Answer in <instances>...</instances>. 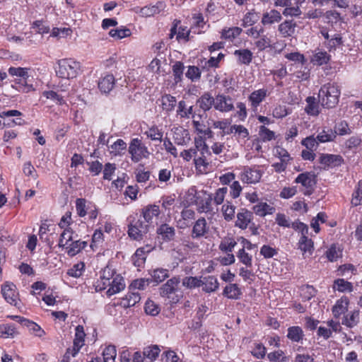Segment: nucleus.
I'll return each mask as SVG.
<instances>
[{"instance_id": "nucleus-39", "label": "nucleus", "mask_w": 362, "mask_h": 362, "mask_svg": "<svg viewBox=\"0 0 362 362\" xmlns=\"http://www.w3.org/2000/svg\"><path fill=\"white\" fill-rule=\"evenodd\" d=\"M177 105V99L170 94H164L161 96L160 107L166 112L173 111Z\"/></svg>"}, {"instance_id": "nucleus-25", "label": "nucleus", "mask_w": 362, "mask_h": 362, "mask_svg": "<svg viewBox=\"0 0 362 362\" xmlns=\"http://www.w3.org/2000/svg\"><path fill=\"white\" fill-rule=\"evenodd\" d=\"M331 59V55L327 52L322 49H316L310 58V62L313 65L322 66L327 64Z\"/></svg>"}, {"instance_id": "nucleus-51", "label": "nucleus", "mask_w": 362, "mask_h": 362, "mask_svg": "<svg viewBox=\"0 0 362 362\" xmlns=\"http://www.w3.org/2000/svg\"><path fill=\"white\" fill-rule=\"evenodd\" d=\"M160 353V348L157 345H152L145 347L143 351V355L148 358L150 362L156 361Z\"/></svg>"}, {"instance_id": "nucleus-30", "label": "nucleus", "mask_w": 362, "mask_h": 362, "mask_svg": "<svg viewBox=\"0 0 362 362\" xmlns=\"http://www.w3.org/2000/svg\"><path fill=\"white\" fill-rule=\"evenodd\" d=\"M234 55L236 57L238 64L240 65H249L253 59V54L248 49H235Z\"/></svg>"}, {"instance_id": "nucleus-16", "label": "nucleus", "mask_w": 362, "mask_h": 362, "mask_svg": "<svg viewBox=\"0 0 362 362\" xmlns=\"http://www.w3.org/2000/svg\"><path fill=\"white\" fill-rule=\"evenodd\" d=\"M234 104L233 99L230 95H227L223 93H218L216 95L214 98V109L219 111L220 112H230V111L234 110Z\"/></svg>"}, {"instance_id": "nucleus-2", "label": "nucleus", "mask_w": 362, "mask_h": 362, "mask_svg": "<svg viewBox=\"0 0 362 362\" xmlns=\"http://www.w3.org/2000/svg\"><path fill=\"white\" fill-rule=\"evenodd\" d=\"M341 95L339 86L336 83H327L319 90V102L322 107L334 108L339 104Z\"/></svg>"}, {"instance_id": "nucleus-47", "label": "nucleus", "mask_w": 362, "mask_h": 362, "mask_svg": "<svg viewBox=\"0 0 362 362\" xmlns=\"http://www.w3.org/2000/svg\"><path fill=\"white\" fill-rule=\"evenodd\" d=\"M235 206L230 201H226L221 207L222 215L226 221H230L235 217Z\"/></svg>"}, {"instance_id": "nucleus-5", "label": "nucleus", "mask_w": 362, "mask_h": 362, "mask_svg": "<svg viewBox=\"0 0 362 362\" xmlns=\"http://www.w3.org/2000/svg\"><path fill=\"white\" fill-rule=\"evenodd\" d=\"M291 228L300 234V238L298 240V245L303 253L312 255L314 251V244L312 239L308 237V226L304 223V222L296 220L292 222Z\"/></svg>"}, {"instance_id": "nucleus-55", "label": "nucleus", "mask_w": 362, "mask_h": 362, "mask_svg": "<svg viewBox=\"0 0 362 362\" xmlns=\"http://www.w3.org/2000/svg\"><path fill=\"white\" fill-rule=\"evenodd\" d=\"M86 269V264L84 262H78L71 266L67 271L69 276L74 278H78L83 274Z\"/></svg>"}, {"instance_id": "nucleus-8", "label": "nucleus", "mask_w": 362, "mask_h": 362, "mask_svg": "<svg viewBox=\"0 0 362 362\" xmlns=\"http://www.w3.org/2000/svg\"><path fill=\"white\" fill-rule=\"evenodd\" d=\"M28 70L29 69L21 68V66H11L8 70L11 76L18 77L16 84L18 86V90L23 91V93H30V91L35 90L33 85L28 83Z\"/></svg>"}, {"instance_id": "nucleus-28", "label": "nucleus", "mask_w": 362, "mask_h": 362, "mask_svg": "<svg viewBox=\"0 0 362 362\" xmlns=\"http://www.w3.org/2000/svg\"><path fill=\"white\" fill-rule=\"evenodd\" d=\"M197 103L206 112L212 107L214 108V97L210 92H205L197 100Z\"/></svg>"}, {"instance_id": "nucleus-15", "label": "nucleus", "mask_w": 362, "mask_h": 362, "mask_svg": "<svg viewBox=\"0 0 362 362\" xmlns=\"http://www.w3.org/2000/svg\"><path fill=\"white\" fill-rule=\"evenodd\" d=\"M160 214V206L156 204H148L143 206L141 210V216H143L146 223L148 224V229L151 226H153Z\"/></svg>"}, {"instance_id": "nucleus-44", "label": "nucleus", "mask_w": 362, "mask_h": 362, "mask_svg": "<svg viewBox=\"0 0 362 362\" xmlns=\"http://www.w3.org/2000/svg\"><path fill=\"white\" fill-rule=\"evenodd\" d=\"M206 153H200V156H195L193 158L194 165L199 173H206L208 171L209 163L206 160Z\"/></svg>"}, {"instance_id": "nucleus-18", "label": "nucleus", "mask_w": 362, "mask_h": 362, "mask_svg": "<svg viewBox=\"0 0 362 362\" xmlns=\"http://www.w3.org/2000/svg\"><path fill=\"white\" fill-rule=\"evenodd\" d=\"M268 94V90L266 88H259L253 90L247 98L250 103V108L254 111L257 110L262 101L267 98Z\"/></svg>"}, {"instance_id": "nucleus-58", "label": "nucleus", "mask_w": 362, "mask_h": 362, "mask_svg": "<svg viewBox=\"0 0 362 362\" xmlns=\"http://www.w3.org/2000/svg\"><path fill=\"white\" fill-rule=\"evenodd\" d=\"M267 358L271 362H287L289 361V357L285 356V352L280 349L268 354Z\"/></svg>"}, {"instance_id": "nucleus-27", "label": "nucleus", "mask_w": 362, "mask_h": 362, "mask_svg": "<svg viewBox=\"0 0 362 362\" xmlns=\"http://www.w3.org/2000/svg\"><path fill=\"white\" fill-rule=\"evenodd\" d=\"M156 233L160 236V238L168 243L173 240L175 235V229L173 226L167 223L160 225L156 229Z\"/></svg>"}, {"instance_id": "nucleus-10", "label": "nucleus", "mask_w": 362, "mask_h": 362, "mask_svg": "<svg viewBox=\"0 0 362 362\" xmlns=\"http://www.w3.org/2000/svg\"><path fill=\"white\" fill-rule=\"evenodd\" d=\"M294 182L300 185V190L305 196H310L313 194L317 183L316 175L312 171L300 173L295 178Z\"/></svg>"}, {"instance_id": "nucleus-49", "label": "nucleus", "mask_w": 362, "mask_h": 362, "mask_svg": "<svg viewBox=\"0 0 362 362\" xmlns=\"http://www.w3.org/2000/svg\"><path fill=\"white\" fill-rule=\"evenodd\" d=\"M360 321V312L355 310L347 313L342 320V324L349 327H353Z\"/></svg>"}, {"instance_id": "nucleus-29", "label": "nucleus", "mask_w": 362, "mask_h": 362, "mask_svg": "<svg viewBox=\"0 0 362 362\" xmlns=\"http://www.w3.org/2000/svg\"><path fill=\"white\" fill-rule=\"evenodd\" d=\"M222 294L230 299H240L243 295L242 290L238 284L230 283L223 289Z\"/></svg>"}, {"instance_id": "nucleus-31", "label": "nucleus", "mask_w": 362, "mask_h": 362, "mask_svg": "<svg viewBox=\"0 0 362 362\" xmlns=\"http://www.w3.org/2000/svg\"><path fill=\"white\" fill-rule=\"evenodd\" d=\"M349 304V299L346 296H342L338 299L332 308V313L335 318H339L341 315L346 313Z\"/></svg>"}, {"instance_id": "nucleus-14", "label": "nucleus", "mask_w": 362, "mask_h": 362, "mask_svg": "<svg viewBox=\"0 0 362 362\" xmlns=\"http://www.w3.org/2000/svg\"><path fill=\"white\" fill-rule=\"evenodd\" d=\"M1 294L7 303L13 306H18V305H19V292L15 284L11 282L3 284L1 286Z\"/></svg>"}, {"instance_id": "nucleus-1", "label": "nucleus", "mask_w": 362, "mask_h": 362, "mask_svg": "<svg viewBox=\"0 0 362 362\" xmlns=\"http://www.w3.org/2000/svg\"><path fill=\"white\" fill-rule=\"evenodd\" d=\"M94 286L98 292L107 289L106 294L108 297L125 288V283L121 274H117L115 269L107 265L100 274V276L95 281Z\"/></svg>"}, {"instance_id": "nucleus-62", "label": "nucleus", "mask_w": 362, "mask_h": 362, "mask_svg": "<svg viewBox=\"0 0 362 362\" xmlns=\"http://www.w3.org/2000/svg\"><path fill=\"white\" fill-rule=\"evenodd\" d=\"M185 66L181 61H177L173 65V74L175 83H180L182 79Z\"/></svg>"}, {"instance_id": "nucleus-21", "label": "nucleus", "mask_w": 362, "mask_h": 362, "mask_svg": "<svg viewBox=\"0 0 362 362\" xmlns=\"http://www.w3.org/2000/svg\"><path fill=\"white\" fill-rule=\"evenodd\" d=\"M252 212L260 217H264L267 215H272L276 211V209L272 205L268 204L266 202H257L252 208Z\"/></svg>"}, {"instance_id": "nucleus-48", "label": "nucleus", "mask_w": 362, "mask_h": 362, "mask_svg": "<svg viewBox=\"0 0 362 362\" xmlns=\"http://www.w3.org/2000/svg\"><path fill=\"white\" fill-rule=\"evenodd\" d=\"M127 148V144L122 140V139H117L110 146V152L113 156H119L122 155L126 151Z\"/></svg>"}, {"instance_id": "nucleus-3", "label": "nucleus", "mask_w": 362, "mask_h": 362, "mask_svg": "<svg viewBox=\"0 0 362 362\" xmlns=\"http://www.w3.org/2000/svg\"><path fill=\"white\" fill-rule=\"evenodd\" d=\"M189 194L194 195V203L196 204L197 210L199 212H204L207 214H214L218 211L215 209L211 194L205 190L197 192L195 187L189 188Z\"/></svg>"}, {"instance_id": "nucleus-26", "label": "nucleus", "mask_w": 362, "mask_h": 362, "mask_svg": "<svg viewBox=\"0 0 362 362\" xmlns=\"http://www.w3.org/2000/svg\"><path fill=\"white\" fill-rule=\"evenodd\" d=\"M201 286L205 293L215 292L219 287L218 280L214 276H208L203 279L201 277Z\"/></svg>"}, {"instance_id": "nucleus-40", "label": "nucleus", "mask_w": 362, "mask_h": 362, "mask_svg": "<svg viewBox=\"0 0 362 362\" xmlns=\"http://www.w3.org/2000/svg\"><path fill=\"white\" fill-rule=\"evenodd\" d=\"M335 133L336 132H334V129L330 127H323L321 132H318L317 135L318 144L334 141Z\"/></svg>"}, {"instance_id": "nucleus-59", "label": "nucleus", "mask_w": 362, "mask_h": 362, "mask_svg": "<svg viewBox=\"0 0 362 362\" xmlns=\"http://www.w3.org/2000/svg\"><path fill=\"white\" fill-rule=\"evenodd\" d=\"M274 156L280 158V161L286 163L288 165L290 161L293 159L291 157L289 152L286 150L285 148L279 146H276L274 148Z\"/></svg>"}, {"instance_id": "nucleus-41", "label": "nucleus", "mask_w": 362, "mask_h": 362, "mask_svg": "<svg viewBox=\"0 0 362 362\" xmlns=\"http://www.w3.org/2000/svg\"><path fill=\"white\" fill-rule=\"evenodd\" d=\"M229 132L230 134L234 133L238 141H240V139L246 141L250 135L247 128L243 126V124H232L229 128Z\"/></svg>"}, {"instance_id": "nucleus-45", "label": "nucleus", "mask_w": 362, "mask_h": 362, "mask_svg": "<svg viewBox=\"0 0 362 362\" xmlns=\"http://www.w3.org/2000/svg\"><path fill=\"white\" fill-rule=\"evenodd\" d=\"M193 106L187 107L186 102L184 100L179 101L177 108V116L181 119H189L192 117Z\"/></svg>"}, {"instance_id": "nucleus-54", "label": "nucleus", "mask_w": 362, "mask_h": 362, "mask_svg": "<svg viewBox=\"0 0 362 362\" xmlns=\"http://www.w3.org/2000/svg\"><path fill=\"white\" fill-rule=\"evenodd\" d=\"M351 204L356 206L362 204V180L358 182L352 194Z\"/></svg>"}, {"instance_id": "nucleus-32", "label": "nucleus", "mask_w": 362, "mask_h": 362, "mask_svg": "<svg viewBox=\"0 0 362 362\" xmlns=\"http://www.w3.org/2000/svg\"><path fill=\"white\" fill-rule=\"evenodd\" d=\"M237 244L238 242L233 236L226 235L221 239V243L218 245V249L223 253H233V251Z\"/></svg>"}, {"instance_id": "nucleus-43", "label": "nucleus", "mask_w": 362, "mask_h": 362, "mask_svg": "<svg viewBox=\"0 0 362 362\" xmlns=\"http://www.w3.org/2000/svg\"><path fill=\"white\" fill-rule=\"evenodd\" d=\"M243 32L242 28L234 26L223 29L221 32V38L223 40L233 42L236 37H239Z\"/></svg>"}, {"instance_id": "nucleus-4", "label": "nucleus", "mask_w": 362, "mask_h": 362, "mask_svg": "<svg viewBox=\"0 0 362 362\" xmlns=\"http://www.w3.org/2000/svg\"><path fill=\"white\" fill-rule=\"evenodd\" d=\"M57 64L56 74L61 78H75L81 71L80 62L71 58L59 59Z\"/></svg>"}, {"instance_id": "nucleus-53", "label": "nucleus", "mask_w": 362, "mask_h": 362, "mask_svg": "<svg viewBox=\"0 0 362 362\" xmlns=\"http://www.w3.org/2000/svg\"><path fill=\"white\" fill-rule=\"evenodd\" d=\"M230 127V122L228 119H223L221 121H213L211 127L214 129H221V136L223 137L226 134H230L229 128Z\"/></svg>"}, {"instance_id": "nucleus-63", "label": "nucleus", "mask_w": 362, "mask_h": 362, "mask_svg": "<svg viewBox=\"0 0 362 362\" xmlns=\"http://www.w3.org/2000/svg\"><path fill=\"white\" fill-rule=\"evenodd\" d=\"M306 103L307 105L305 110L308 115H317L320 113L319 105L316 103L315 98H307Z\"/></svg>"}, {"instance_id": "nucleus-17", "label": "nucleus", "mask_w": 362, "mask_h": 362, "mask_svg": "<svg viewBox=\"0 0 362 362\" xmlns=\"http://www.w3.org/2000/svg\"><path fill=\"white\" fill-rule=\"evenodd\" d=\"M166 4L165 1H159L156 2L155 5H149L143 7H135L134 11L139 13L142 17H151L161 11H165Z\"/></svg>"}, {"instance_id": "nucleus-56", "label": "nucleus", "mask_w": 362, "mask_h": 362, "mask_svg": "<svg viewBox=\"0 0 362 362\" xmlns=\"http://www.w3.org/2000/svg\"><path fill=\"white\" fill-rule=\"evenodd\" d=\"M255 47L259 52L264 51L268 47H272V40L267 35H261L259 38L255 41Z\"/></svg>"}, {"instance_id": "nucleus-6", "label": "nucleus", "mask_w": 362, "mask_h": 362, "mask_svg": "<svg viewBox=\"0 0 362 362\" xmlns=\"http://www.w3.org/2000/svg\"><path fill=\"white\" fill-rule=\"evenodd\" d=\"M86 332L84 327L77 325L75 328V334L71 347L66 349V351L62 358L61 362H71V358L76 357L78 354L81 347L85 345Z\"/></svg>"}, {"instance_id": "nucleus-50", "label": "nucleus", "mask_w": 362, "mask_h": 362, "mask_svg": "<svg viewBox=\"0 0 362 362\" xmlns=\"http://www.w3.org/2000/svg\"><path fill=\"white\" fill-rule=\"evenodd\" d=\"M63 232L60 235V238L59 240L58 245L61 247V248H64L66 250V246L71 243L73 239L74 230L71 228L63 229Z\"/></svg>"}, {"instance_id": "nucleus-12", "label": "nucleus", "mask_w": 362, "mask_h": 362, "mask_svg": "<svg viewBox=\"0 0 362 362\" xmlns=\"http://www.w3.org/2000/svg\"><path fill=\"white\" fill-rule=\"evenodd\" d=\"M318 163L322 170H329L330 168L341 166L344 163V158L340 154L321 153L318 158Z\"/></svg>"}, {"instance_id": "nucleus-33", "label": "nucleus", "mask_w": 362, "mask_h": 362, "mask_svg": "<svg viewBox=\"0 0 362 362\" xmlns=\"http://www.w3.org/2000/svg\"><path fill=\"white\" fill-rule=\"evenodd\" d=\"M141 297L138 292L130 291L120 299L119 305L122 308H131L140 301Z\"/></svg>"}, {"instance_id": "nucleus-34", "label": "nucleus", "mask_w": 362, "mask_h": 362, "mask_svg": "<svg viewBox=\"0 0 362 362\" xmlns=\"http://www.w3.org/2000/svg\"><path fill=\"white\" fill-rule=\"evenodd\" d=\"M282 18L281 12L272 10L263 13L261 22L263 25H272V23L280 22Z\"/></svg>"}, {"instance_id": "nucleus-64", "label": "nucleus", "mask_w": 362, "mask_h": 362, "mask_svg": "<svg viewBox=\"0 0 362 362\" xmlns=\"http://www.w3.org/2000/svg\"><path fill=\"white\" fill-rule=\"evenodd\" d=\"M117 351L115 346H107L103 351V362H115Z\"/></svg>"}, {"instance_id": "nucleus-19", "label": "nucleus", "mask_w": 362, "mask_h": 362, "mask_svg": "<svg viewBox=\"0 0 362 362\" xmlns=\"http://www.w3.org/2000/svg\"><path fill=\"white\" fill-rule=\"evenodd\" d=\"M253 212L243 208L237 214V220L235 222V226L240 229H247L250 223L253 220Z\"/></svg>"}, {"instance_id": "nucleus-13", "label": "nucleus", "mask_w": 362, "mask_h": 362, "mask_svg": "<svg viewBox=\"0 0 362 362\" xmlns=\"http://www.w3.org/2000/svg\"><path fill=\"white\" fill-rule=\"evenodd\" d=\"M180 282V278L173 277L168 279L160 288L161 296L168 298L170 303H177L180 300V297L178 296H175Z\"/></svg>"}, {"instance_id": "nucleus-38", "label": "nucleus", "mask_w": 362, "mask_h": 362, "mask_svg": "<svg viewBox=\"0 0 362 362\" xmlns=\"http://www.w3.org/2000/svg\"><path fill=\"white\" fill-rule=\"evenodd\" d=\"M144 134L152 141L161 142L163 141V129L156 126V124H152L151 127H148Z\"/></svg>"}, {"instance_id": "nucleus-61", "label": "nucleus", "mask_w": 362, "mask_h": 362, "mask_svg": "<svg viewBox=\"0 0 362 362\" xmlns=\"http://www.w3.org/2000/svg\"><path fill=\"white\" fill-rule=\"evenodd\" d=\"M193 148H196L197 155V151H199L200 153L211 154L209 151V148L206 144V140L202 136H198L194 138V147Z\"/></svg>"}, {"instance_id": "nucleus-52", "label": "nucleus", "mask_w": 362, "mask_h": 362, "mask_svg": "<svg viewBox=\"0 0 362 362\" xmlns=\"http://www.w3.org/2000/svg\"><path fill=\"white\" fill-rule=\"evenodd\" d=\"M317 290L309 284H305L300 288V296L303 301H309L315 296Z\"/></svg>"}, {"instance_id": "nucleus-23", "label": "nucleus", "mask_w": 362, "mask_h": 362, "mask_svg": "<svg viewBox=\"0 0 362 362\" xmlns=\"http://www.w3.org/2000/svg\"><path fill=\"white\" fill-rule=\"evenodd\" d=\"M208 228L206 226V221L204 218H198L192 226V238L193 239L201 238L206 234Z\"/></svg>"}, {"instance_id": "nucleus-9", "label": "nucleus", "mask_w": 362, "mask_h": 362, "mask_svg": "<svg viewBox=\"0 0 362 362\" xmlns=\"http://www.w3.org/2000/svg\"><path fill=\"white\" fill-rule=\"evenodd\" d=\"M264 171L259 165L243 166L239 173V179L247 185H256L259 182Z\"/></svg>"}, {"instance_id": "nucleus-37", "label": "nucleus", "mask_w": 362, "mask_h": 362, "mask_svg": "<svg viewBox=\"0 0 362 362\" xmlns=\"http://www.w3.org/2000/svg\"><path fill=\"white\" fill-rule=\"evenodd\" d=\"M18 334V332L14 323L0 324V337L13 338Z\"/></svg>"}, {"instance_id": "nucleus-11", "label": "nucleus", "mask_w": 362, "mask_h": 362, "mask_svg": "<svg viewBox=\"0 0 362 362\" xmlns=\"http://www.w3.org/2000/svg\"><path fill=\"white\" fill-rule=\"evenodd\" d=\"M128 151L130 154L131 160L134 163H138L143 158H147L150 154L147 146H145L139 138L131 139Z\"/></svg>"}, {"instance_id": "nucleus-42", "label": "nucleus", "mask_w": 362, "mask_h": 362, "mask_svg": "<svg viewBox=\"0 0 362 362\" xmlns=\"http://www.w3.org/2000/svg\"><path fill=\"white\" fill-rule=\"evenodd\" d=\"M228 189L227 187H218L215 192L211 194L214 206L215 209H218V206L223 205L226 197Z\"/></svg>"}, {"instance_id": "nucleus-7", "label": "nucleus", "mask_w": 362, "mask_h": 362, "mask_svg": "<svg viewBox=\"0 0 362 362\" xmlns=\"http://www.w3.org/2000/svg\"><path fill=\"white\" fill-rule=\"evenodd\" d=\"M127 233L130 238L139 240L143 238L144 234L148 233V224L146 223L144 219L140 220L137 215H130L127 218Z\"/></svg>"}, {"instance_id": "nucleus-57", "label": "nucleus", "mask_w": 362, "mask_h": 362, "mask_svg": "<svg viewBox=\"0 0 362 362\" xmlns=\"http://www.w3.org/2000/svg\"><path fill=\"white\" fill-rule=\"evenodd\" d=\"M237 257L240 263L245 264L246 267L251 268L252 266V256L247 253L244 249H239L237 252Z\"/></svg>"}, {"instance_id": "nucleus-20", "label": "nucleus", "mask_w": 362, "mask_h": 362, "mask_svg": "<svg viewBox=\"0 0 362 362\" xmlns=\"http://www.w3.org/2000/svg\"><path fill=\"white\" fill-rule=\"evenodd\" d=\"M173 139L177 145H187L191 141L189 131L182 127H174L173 129Z\"/></svg>"}, {"instance_id": "nucleus-24", "label": "nucleus", "mask_w": 362, "mask_h": 362, "mask_svg": "<svg viewBox=\"0 0 362 362\" xmlns=\"http://www.w3.org/2000/svg\"><path fill=\"white\" fill-rule=\"evenodd\" d=\"M98 88L102 93H109L115 86V78L113 74H106L99 80Z\"/></svg>"}, {"instance_id": "nucleus-22", "label": "nucleus", "mask_w": 362, "mask_h": 362, "mask_svg": "<svg viewBox=\"0 0 362 362\" xmlns=\"http://www.w3.org/2000/svg\"><path fill=\"white\" fill-rule=\"evenodd\" d=\"M297 25L293 20H286L279 23L278 30L284 37H293Z\"/></svg>"}, {"instance_id": "nucleus-60", "label": "nucleus", "mask_w": 362, "mask_h": 362, "mask_svg": "<svg viewBox=\"0 0 362 362\" xmlns=\"http://www.w3.org/2000/svg\"><path fill=\"white\" fill-rule=\"evenodd\" d=\"M334 288L337 289L339 292H351L353 290L352 284L344 279L334 280Z\"/></svg>"}, {"instance_id": "nucleus-35", "label": "nucleus", "mask_w": 362, "mask_h": 362, "mask_svg": "<svg viewBox=\"0 0 362 362\" xmlns=\"http://www.w3.org/2000/svg\"><path fill=\"white\" fill-rule=\"evenodd\" d=\"M286 337L289 339L292 342H302L305 333L300 326H292L288 328V332Z\"/></svg>"}, {"instance_id": "nucleus-46", "label": "nucleus", "mask_w": 362, "mask_h": 362, "mask_svg": "<svg viewBox=\"0 0 362 362\" xmlns=\"http://www.w3.org/2000/svg\"><path fill=\"white\" fill-rule=\"evenodd\" d=\"M259 12H257L255 10L247 11L243 17L242 26L244 28L252 26L259 21Z\"/></svg>"}, {"instance_id": "nucleus-36", "label": "nucleus", "mask_w": 362, "mask_h": 362, "mask_svg": "<svg viewBox=\"0 0 362 362\" xmlns=\"http://www.w3.org/2000/svg\"><path fill=\"white\" fill-rule=\"evenodd\" d=\"M88 243L86 240H76L71 242L68 246L66 247V252L69 256H74L87 246Z\"/></svg>"}]
</instances>
